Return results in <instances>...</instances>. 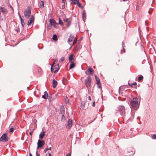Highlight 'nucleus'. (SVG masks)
Returning a JSON list of instances; mask_svg holds the SVG:
<instances>
[{"label":"nucleus","mask_w":156,"mask_h":156,"mask_svg":"<svg viewBox=\"0 0 156 156\" xmlns=\"http://www.w3.org/2000/svg\"><path fill=\"white\" fill-rule=\"evenodd\" d=\"M131 105L134 109L138 108L139 107L138 99L137 98H134L131 101Z\"/></svg>","instance_id":"1"},{"label":"nucleus","mask_w":156,"mask_h":156,"mask_svg":"<svg viewBox=\"0 0 156 156\" xmlns=\"http://www.w3.org/2000/svg\"><path fill=\"white\" fill-rule=\"evenodd\" d=\"M31 8L30 6H28L27 9L24 11V15L25 17L27 19L31 16Z\"/></svg>","instance_id":"2"},{"label":"nucleus","mask_w":156,"mask_h":156,"mask_svg":"<svg viewBox=\"0 0 156 156\" xmlns=\"http://www.w3.org/2000/svg\"><path fill=\"white\" fill-rule=\"evenodd\" d=\"M91 78L89 76H88L85 80V84L88 89L90 88L91 87Z\"/></svg>","instance_id":"3"},{"label":"nucleus","mask_w":156,"mask_h":156,"mask_svg":"<svg viewBox=\"0 0 156 156\" xmlns=\"http://www.w3.org/2000/svg\"><path fill=\"white\" fill-rule=\"evenodd\" d=\"M118 111L120 112L122 115H125V107L123 106H120L118 108Z\"/></svg>","instance_id":"4"},{"label":"nucleus","mask_w":156,"mask_h":156,"mask_svg":"<svg viewBox=\"0 0 156 156\" xmlns=\"http://www.w3.org/2000/svg\"><path fill=\"white\" fill-rule=\"evenodd\" d=\"M45 142L44 140H39L37 142V149L42 147L45 144Z\"/></svg>","instance_id":"5"},{"label":"nucleus","mask_w":156,"mask_h":156,"mask_svg":"<svg viewBox=\"0 0 156 156\" xmlns=\"http://www.w3.org/2000/svg\"><path fill=\"white\" fill-rule=\"evenodd\" d=\"M8 140V138L7 136V134L6 133H4L2 135L1 137L0 138V141L7 142Z\"/></svg>","instance_id":"6"},{"label":"nucleus","mask_w":156,"mask_h":156,"mask_svg":"<svg viewBox=\"0 0 156 156\" xmlns=\"http://www.w3.org/2000/svg\"><path fill=\"white\" fill-rule=\"evenodd\" d=\"M85 73L87 75L93 74L94 70L91 67H89L87 70L85 71Z\"/></svg>","instance_id":"7"},{"label":"nucleus","mask_w":156,"mask_h":156,"mask_svg":"<svg viewBox=\"0 0 156 156\" xmlns=\"http://www.w3.org/2000/svg\"><path fill=\"white\" fill-rule=\"evenodd\" d=\"M34 21V17L33 15H31L28 22L27 25L29 26L32 23H33Z\"/></svg>","instance_id":"8"},{"label":"nucleus","mask_w":156,"mask_h":156,"mask_svg":"<svg viewBox=\"0 0 156 156\" xmlns=\"http://www.w3.org/2000/svg\"><path fill=\"white\" fill-rule=\"evenodd\" d=\"M50 22L51 25L53 26L55 28H57V23L55 20L53 19H50Z\"/></svg>","instance_id":"9"},{"label":"nucleus","mask_w":156,"mask_h":156,"mask_svg":"<svg viewBox=\"0 0 156 156\" xmlns=\"http://www.w3.org/2000/svg\"><path fill=\"white\" fill-rule=\"evenodd\" d=\"M72 120L71 119L68 120L67 124L66 126V127L68 129H70L72 126Z\"/></svg>","instance_id":"10"},{"label":"nucleus","mask_w":156,"mask_h":156,"mask_svg":"<svg viewBox=\"0 0 156 156\" xmlns=\"http://www.w3.org/2000/svg\"><path fill=\"white\" fill-rule=\"evenodd\" d=\"M59 67L58 64L55 65L54 67V70H55V71H54V73H56L58 70H59Z\"/></svg>","instance_id":"11"},{"label":"nucleus","mask_w":156,"mask_h":156,"mask_svg":"<svg viewBox=\"0 0 156 156\" xmlns=\"http://www.w3.org/2000/svg\"><path fill=\"white\" fill-rule=\"evenodd\" d=\"M0 10H1L2 12L4 13H7V9L3 7H0Z\"/></svg>","instance_id":"12"},{"label":"nucleus","mask_w":156,"mask_h":156,"mask_svg":"<svg viewBox=\"0 0 156 156\" xmlns=\"http://www.w3.org/2000/svg\"><path fill=\"white\" fill-rule=\"evenodd\" d=\"M108 11V9L107 7L103 8L102 9V13L104 14L107 13Z\"/></svg>","instance_id":"13"},{"label":"nucleus","mask_w":156,"mask_h":156,"mask_svg":"<svg viewBox=\"0 0 156 156\" xmlns=\"http://www.w3.org/2000/svg\"><path fill=\"white\" fill-rule=\"evenodd\" d=\"M45 132L44 131H43L39 135V137L41 139H42L44 136L45 135Z\"/></svg>","instance_id":"14"},{"label":"nucleus","mask_w":156,"mask_h":156,"mask_svg":"<svg viewBox=\"0 0 156 156\" xmlns=\"http://www.w3.org/2000/svg\"><path fill=\"white\" fill-rule=\"evenodd\" d=\"M48 97V94L46 91L44 93V95L42 96V98L45 99H47Z\"/></svg>","instance_id":"15"},{"label":"nucleus","mask_w":156,"mask_h":156,"mask_svg":"<svg viewBox=\"0 0 156 156\" xmlns=\"http://www.w3.org/2000/svg\"><path fill=\"white\" fill-rule=\"evenodd\" d=\"M128 84L129 86H131V87H134L135 88H136V87L133 86H136V85L137 84V83L136 82H134L131 84H129V83Z\"/></svg>","instance_id":"16"},{"label":"nucleus","mask_w":156,"mask_h":156,"mask_svg":"<svg viewBox=\"0 0 156 156\" xmlns=\"http://www.w3.org/2000/svg\"><path fill=\"white\" fill-rule=\"evenodd\" d=\"M53 87L54 88H55L56 87V85L58 83L55 80H53Z\"/></svg>","instance_id":"17"},{"label":"nucleus","mask_w":156,"mask_h":156,"mask_svg":"<svg viewBox=\"0 0 156 156\" xmlns=\"http://www.w3.org/2000/svg\"><path fill=\"white\" fill-rule=\"evenodd\" d=\"M73 39V36L72 35H70L68 40V42H69L72 41Z\"/></svg>","instance_id":"18"},{"label":"nucleus","mask_w":156,"mask_h":156,"mask_svg":"<svg viewBox=\"0 0 156 156\" xmlns=\"http://www.w3.org/2000/svg\"><path fill=\"white\" fill-rule=\"evenodd\" d=\"M69 66V69H71L74 68L75 67V64L73 62H71Z\"/></svg>","instance_id":"19"},{"label":"nucleus","mask_w":156,"mask_h":156,"mask_svg":"<svg viewBox=\"0 0 156 156\" xmlns=\"http://www.w3.org/2000/svg\"><path fill=\"white\" fill-rule=\"evenodd\" d=\"M73 60V55H70L69 58V62H72V61Z\"/></svg>","instance_id":"20"},{"label":"nucleus","mask_w":156,"mask_h":156,"mask_svg":"<svg viewBox=\"0 0 156 156\" xmlns=\"http://www.w3.org/2000/svg\"><path fill=\"white\" fill-rule=\"evenodd\" d=\"M19 17L20 19V20L21 21L22 25V26L23 27L25 24V23H24V20L22 19V18L20 15H19Z\"/></svg>","instance_id":"21"},{"label":"nucleus","mask_w":156,"mask_h":156,"mask_svg":"<svg viewBox=\"0 0 156 156\" xmlns=\"http://www.w3.org/2000/svg\"><path fill=\"white\" fill-rule=\"evenodd\" d=\"M52 38L55 41H56L58 40L57 36L56 34H54L53 35Z\"/></svg>","instance_id":"22"},{"label":"nucleus","mask_w":156,"mask_h":156,"mask_svg":"<svg viewBox=\"0 0 156 156\" xmlns=\"http://www.w3.org/2000/svg\"><path fill=\"white\" fill-rule=\"evenodd\" d=\"M86 13L84 12H83L82 16L83 19V20H84L86 19Z\"/></svg>","instance_id":"23"},{"label":"nucleus","mask_w":156,"mask_h":156,"mask_svg":"<svg viewBox=\"0 0 156 156\" xmlns=\"http://www.w3.org/2000/svg\"><path fill=\"white\" fill-rule=\"evenodd\" d=\"M44 5V2L43 1H42L41 2L40 5L39 6L41 8H43Z\"/></svg>","instance_id":"24"},{"label":"nucleus","mask_w":156,"mask_h":156,"mask_svg":"<svg viewBox=\"0 0 156 156\" xmlns=\"http://www.w3.org/2000/svg\"><path fill=\"white\" fill-rule=\"evenodd\" d=\"M76 4L77 5L81 8H82V5L81 3L79 2V1L77 2Z\"/></svg>","instance_id":"25"},{"label":"nucleus","mask_w":156,"mask_h":156,"mask_svg":"<svg viewBox=\"0 0 156 156\" xmlns=\"http://www.w3.org/2000/svg\"><path fill=\"white\" fill-rule=\"evenodd\" d=\"M15 129L14 127H11L10 128L9 130V132H13V130Z\"/></svg>","instance_id":"26"},{"label":"nucleus","mask_w":156,"mask_h":156,"mask_svg":"<svg viewBox=\"0 0 156 156\" xmlns=\"http://www.w3.org/2000/svg\"><path fill=\"white\" fill-rule=\"evenodd\" d=\"M59 23L61 25H63V23L62 21L61 20L60 18H59Z\"/></svg>","instance_id":"27"},{"label":"nucleus","mask_w":156,"mask_h":156,"mask_svg":"<svg viewBox=\"0 0 156 156\" xmlns=\"http://www.w3.org/2000/svg\"><path fill=\"white\" fill-rule=\"evenodd\" d=\"M72 2L75 4H76L77 2L79 1V0H71Z\"/></svg>","instance_id":"28"},{"label":"nucleus","mask_w":156,"mask_h":156,"mask_svg":"<svg viewBox=\"0 0 156 156\" xmlns=\"http://www.w3.org/2000/svg\"><path fill=\"white\" fill-rule=\"evenodd\" d=\"M67 27H69V26L70 25L71 23V20H70L69 21L67 22Z\"/></svg>","instance_id":"29"},{"label":"nucleus","mask_w":156,"mask_h":156,"mask_svg":"<svg viewBox=\"0 0 156 156\" xmlns=\"http://www.w3.org/2000/svg\"><path fill=\"white\" fill-rule=\"evenodd\" d=\"M143 79V77L142 76H140L139 78L138 79V80L139 81H140L141 80H142Z\"/></svg>","instance_id":"30"},{"label":"nucleus","mask_w":156,"mask_h":156,"mask_svg":"<svg viewBox=\"0 0 156 156\" xmlns=\"http://www.w3.org/2000/svg\"><path fill=\"white\" fill-rule=\"evenodd\" d=\"M51 24L50 25H48L47 27V30H49L51 28Z\"/></svg>","instance_id":"31"},{"label":"nucleus","mask_w":156,"mask_h":156,"mask_svg":"<svg viewBox=\"0 0 156 156\" xmlns=\"http://www.w3.org/2000/svg\"><path fill=\"white\" fill-rule=\"evenodd\" d=\"M70 20L67 18H65L64 19V22H67Z\"/></svg>","instance_id":"32"},{"label":"nucleus","mask_w":156,"mask_h":156,"mask_svg":"<svg viewBox=\"0 0 156 156\" xmlns=\"http://www.w3.org/2000/svg\"><path fill=\"white\" fill-rule=\"evenodd\" d=\"M152 138L153 139H156V134H153L152 135Z\"/></svg>","instance_id":"33"},{"label":"nucleus","mask_w":156,"mask_h":156,"mask_svg":"<svg viewBox=\"0 0 156 156\" xmlns=\"http://www.w3.org/2000/svg\"><path fill=\"white\" fill-rule=\"evenodd\" d=\"M95 76L96 81H99L100 80L99 78L97 76L95 75Z\"/></svg>","instance_id":"34"},{"label":"nucleus","mask_w":156,"mask_h":156,"mask_svg":"<svg viewBox=\"0 0 156 156\" xmlns=\"http://www.w3.org/2000/svg\"><path fill=\"white\" fill-rule=\"evenodd\" d=\"M77 39L76 38H75L73 42V45H74L77 42Z\"/></svg>","instance_id":"35"},{"label":"nucleus","mask_w":156,"mask_h":156,"mask_svg":"<svg viewBox=\"0 0 156 156\" xmlns=\"http://www.w3.org/2000/svg\"><path fill=\"white\" fill-rule=\"evenodd\" d=\"M125 50L123 48L122 50H121V53L122 54L123 52H125Z\"/></svg>","instance_id":"36"},{"label":"nucleus","mask_w":156,"mask_h":156,"mask_svg":"<svg viewBox=\"0 0 156 156\" xmlns=\"http://www.w3.org/2000/svg\"><path fill=\"white\" fill-rule=\"evenodd\" d=\"M65 60V58L64 57H62L61 58V59H60V61L61 62H62L63 61Z\"/></svg>","instance_id":"37"},{"label":"nucleus","mask_w":156,"mask_h":156,"mask_svg":"<svg viewBox=\"0 0 156 156\" xmlns=\"http://www.w3.org/2000/svg\"><path fill=\"white\" fill-rule=\"evenodd\" d=\"M65 101L66 103H68L69 102V99L67 98H66L65 99Z\"/></svg>","instance_id":"38"},{"label":"nucleus","mask_w":156,"mask_h":156,"mask_svg":"<svg viewBox=\"0 0 156 156\" xmlns=\"http://www.w3.org/2000/svg\"><path fill=\"white\" fill-rule=\"evenodd\" d=\"M15 30L17 32H19L20 31V29L19 28H17V29H16Z\"/></svg>","instance_id":"39"},{"label":"nucleus","mask_w":156,"mask_h":156,"mask_svg":"<svg viewBox=\"0 0 156 156\" xmlns=\"http://www.w3.org/2000/svg\"><path fill=\"white\" fill-rule=\"evenodd\" d=\"M100 84V80L99 81H97V85H99Z\"/></svg>","instance_id":"40"},{"label":"nucleus","mask_w":156,"mask_h":156,"mask_svg":"<svg viewBox=\"0 0 156 156\" xmlns=\"http://www.w3.org/2000/svg\"><path fill=\"white\" fill-rule=\"evenodd\" d=\"M57 62V60H55V61H54V62L53 63V64H52V65L53 66L54 65V64H55V63H56Z\"/></svg>","instance_id":"41"},{"label":"nucleus","mask_w":156,"mask_h":156,"mask_svg":"<svg viewBox=\"0 0 156 156\" xmlns=\"http://www.w3.org/2000/svg\"><path fill=\"white\" fill-rule=\"evenodd\" d=\"M53 65H52L51 66V72L52 73V67H53Z\"/></svg>","instance_id":"42"},{"label":"nucleus","mask_w":156,"mask_h":156,"mask_svg":"<svg viewBox=\"0 0 156 156\" xmlns=\"http://www.w3.org/2000/svg\"><path fill=\"white\" fill-rule=\"evenodd\" d=\"M71 154H70V153H68L67 154L66 156H71Z\"/></svg>","instance_id":"43"},{"label":"nucleus","mask_w":156,"mask_h":156,"mask_svg":"<svg viewBox=\"0 0 156 156\" xmlns=\"http://www.w3.org/2000/svg\"><path fill=\"white\" fill-rule=\"evenodd\" d=\"M97 86H98V88H101V85H100H100H97Z\"/></svg>","instance_id":"44"},{"label":"nucleus","mask_w":156,"mask_h":156,"mask_svg":"<svg viewBox=\"0 0 156 156\" xmlns=\"http://www.w3.org/2000/svg\"><path fill=\"white\" fill-rule=\"evenodd\" d=\"M88 99L90 100V101L91 100V98H90V96H88Z\"/></svg>","instance_id":"45"},{"label":"nucleus","mask_w":156,"mask_h":156,"mask_svg":"<svg viewBox=\"0 0 156 156\" xmlns=\"http://www.w3.org/2000/svg\"><path fill=\"white\" fill-rule=\"evenodd\" d=\"M33 131L32 132H30V133H29L30 135H31V136H32V133H33Z\"/></svg>","instance_id":"46"},{"label":"nucleus","mask_w":156,"mask_h":156,"mask_svg":"<svg viewBox=\"0 0 156 156\" xmlns=\"http://www.w3.org/2000/svg\"><path fill=\"white\" fill-rule=\"evenodd\" d=\"M95 102H94L93 103V104H92V106L93 107H94L95 106Z\"/></svg>","instance_id":"47"},{"label":"nucleus","mask_w":156,"mask_h":156,"mask_svg":"<svg viewBox=\"0 0 156 156\" xmlns=\"http://www.w3.org/2000/svg\"><path fill=\"white\" fill-rule=\"evenodd\" d=\"M51 147H50L49 148H46V150H51Z\"/></svg>","instance_id":"48"},{"label":"nucleus","mask_w":156,"mask_h":156,"mask_svg":"<svg viewBox=\"0 0 156 156\" xmlns=\"http://www.w3.org/2000/svg\"><path fill=\"white\" fill-rule=\"evenodd\" d=\"M62 1L63 3H65L66 0H62Z\"/></svg>","instance_id":"49"},{"label":"nucleus","mask_w":156,"mask_h":156,"mask_svg":"<svg viewBox=\"0 0 156 156\" xmlns=\"http://www.w3.org/2000/svg\"><path fill=\"white\" fill-rule=\"evenodd\" d=\"M65 8V5H63L62 6V8L64 9Z\"/></svg>","instance_id":"50"},{"label":"nucleus","mask_w":156,"mask_h":156,"mask_svg":"<svg viewBox=\"0 0 156 156\" xmlns=\"http://www.w3.org/2000/svg\"><path fill=\"white\" fill-rule=\"evenodd\" d=\"M48 156H51V155L50 154H49Z\"/></svg>","instance_id":"51"},{"label":"nucleus","mask_w":156,"mask_h":156,"mask_svg":"<svg viewBox=\"0 0 156 156\" xmlns=\"http://www.w3.org/2000/svg\"><path fill=\"white\" fill-rule=\"evenodd\" d=\"M10 6L11 7V8L12 9V10H13V8L11 6V5H10Z\"/></svg>","instance_id":"52"},{"label":"nucleus","mask_w":156,"mask_h":156,"mask_svg":"<svg viewBox=\"0 0 156 156\" xmlns=\"http://www.w3.org/2000/svg\"><path fill=\"white\" fill-rule=\"evenodd\" d=\"M29 156H32V154L30 153L29 154Z\"/></svg>","instance_id":"53"},{"label":"nucleus","mask_w":156,"mask_h":156,"mask_svg":"<svg viewBox=\"0 0 156 156\" xmlns=\"http://www.w3.org/2000/svg\"><path fill=\"white\" fill-rule=\"evenodd\" d=\"M39 154H37L36 156H39Z\"/></svg>","instance_id":"54"},{"label":"nucleus","mask_w":156,"mask_h":156,"mask_svg":"<svg viewBox=\"0 0 156 156\" xmlns=\"http://www.w3.org/2000/svg\"><path fill=\"white\" fill-rule=\"evenodd\" d=\"M148 13H149V14H151V12H149V11L148 12Z\"/></svg>","instance_id":"55"},{"label":"nucleus","mask_w":156,"mask_h":156,"mask_svg":"<svg viewBox=\"0 0 156 156\" xmlns=\"http://www.w3.org/2000/svg\"><path fill=\"white\" fill-rule=\"evenodd\" d=\"M123 1H126V0H122Z\"/></svg>","instance_id":"56"},{"label":"nucleus","mask_w":156,"mask_h":156,"mask_svg":"<svg viewBox=\"0 0 156 156\" xmlns=\"http://www.w3.org/2000/svg\"><path fill=\"white\" fill-rule=\"evenodd\" d=\"M94 68H95V66H94Z\"/></svg>","instance_id":"57"}]
</instances>
